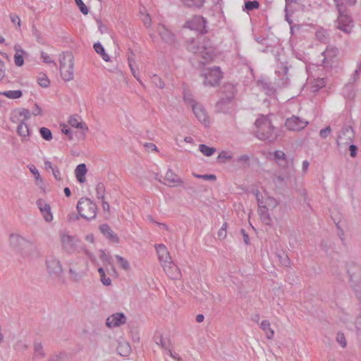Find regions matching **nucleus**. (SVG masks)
Here are the masks:
<instances>
[{
	"instance_id": "nucleus-1",
	"label": "nucleus",
	"mask_w": 361,
	"mask_h": 361,
	"mask_svg": "<svg viewBox=\"0 0 361 361\" xmlns=\"http://www.w3.org/2000/svg\"><path fill=\"white\" fill-rule=\"evenodd\" d=\"M255 135L259 140L269 142H274L279 136V130L272 125L267 116H260L255 123Z\"/></svg>"
},
{
	"instance_id": "nucleus-2",
	"label": "nucleus",
	"mask_w": 361,
	"mask_h": 361,
	"mask_svg": "<svg viewBox=\"0 0 361 361\" xmlns=\"http://www.w3.org/2000/svg\"><path fill=\"white\" fill-rule=\"evenodd\" d=\"M211 44L210 40L201 35L188 42L186 48L189 51L195 54H200L203 59L201 63L204 64L212 58Z\"/></svg>"
},
{
	"instance_id": "nucleus-3",
	"label": "nucleus",
	"mask_w": 361,
	"mask_h": 361,
	"mask_svg": "<svg viewBox=\"0 0 361 361\" xmlns=\"http://www.w3.org/2000/svg\"><path fill=\"white\" fill-rule=\"evenodd\" d=\"M11 247L23 257H30L37 252L36 245L31 240L25 239L19 234L12 233L9 236Z\"/></svg>"
},
{
	"instance_id": "nucleus-4",
	"label": "nucleus",
	"mask_w": 361,
	"mask_h": 361,
	"mask_svg": "<svg viewBox=\"0 0 361 361\" xmlns=\"http://www.w3.org/2000/svg\"><path fill=\"white\" fill-rule=\"evenodd\" d=\"M60 73L65 81H71L74 77V57L70 52L62 53L59 56Z\"/></svg>"
},
{
	"instance_id": "nucleus-5",
	"label": "nucleus",
	"mask_w": 361,
	"mask_h": 361,
	"mask_svg": "<svg viewBox=\"0 0 361 361\" xmlns=\"http://www.w3.org/2000/svg\"><path fill=\"white\" fill-rule=\"evenodd\" d=\"M336 4L338 16L337 18L338 26L337 27L346 32L349 33L353 26L351 17L348 15V9L343 3H341L340 0H334Z\"/></svg>"
},
{
	"instance_id": "nucleus-6",
	"label": "nucleus",
	"mask_w": 361,
	"mask_h": 361,
	"mask_svg": "<svg viewBox=\"0 0 361 361\" xmlns=\"http://www.w3.org/2000/svg\"><path fill=\"white\" fill-rule=\"evenodd\" d=\"M77 210L79 215L87 220L94 219L97 216V206L90 199L82 197L77 204Z\"/></svg>"
},
{
	"instance_id": "nucleus-7",
	"label": "nucleus",
	"mask_w": 361,
	"mask_h": 361,
	"mask_svg": "<svg viewBox=\"0 0 361 361\" xmlns=\"http://www.w3.org/2000/svg\"><path fill=\"white\" fill-rule=\"evenodd\" d=\"M87 263L82 259H78L75 262L69 263V274L71 275V280L78 282L82 280L85 276V267Z\"/></svg>"
},
{
	"instance_id": "nucleus-8",
	"label": "nucleus",
	"mask_w": 361,
	"mask_h": 361,
	"mask_svg": "<svg viewBox=\"0 0 361 361\" xmlns=\"http://www.w3.org/2000/svg\"><path fill=\"white\" fill-rule=\"evenodd\" d=\"M204 77V85L205 86L214 87L217 85L222 78V73L219 67L214 66L209 68L202 75Z\"/></svg>"
},
{
	"instance_id": "nucleus-9",
	"label": "nucleus",
	"mask_w": 361,
	"mask_h": 361,
	"mask_svg": "<svg viewBox=\"0 0 361 361\" xmlns=\"http://www.w3.org/2000/svg\"><path fill=\"white\" fill-rule=\"evenodd\" d=\"M355 133L351 126L344 125L340 130L336 139L338 146L350 145L353 142Z\"/></svg>"
},
{
	"instance_id": "nucleus-10",
	"label": "nucleus",
	"mask_w": 361,
	"mask_h": 361,
	"mask_svg": "<svg viewBox=\"0 0 361 361\" xmlns=\"http://www.w3.org/2000/svg\"><path fill=\"white\" fill-rule=\"evenodd\" d=\"M61 241L62 244V249L71 254L75 252L78 247L79 240L75 236L68 234H63L61 236Z\"/></svg>"
},
{
	"instance_id": "nucleus-11",
	"label": "nucleus",
	"mask_w": 361,
	"mask_h": 361,
	"mask_svg": "<svg viewBox=\"0 0 361 361\" xmlns=\"http://www.w3.org/2000/svg\"><path fill=\"white\" fill-rule=\"evenodd\" d=\"M206 19L200 16H194L191 20L185 22L184 27L192 30H197L202 34L207 32L206 30Z\"/></svg>"
},
{
	"instance_id": "nucleus-12",
	"label": "nucleus",
	"mask_w": 361,
	"mask_h": 361,
	"mask_svg": "<svg viewBox=\"0 0 361 361\" xmlns=\"http://www.w3.org/2000/svg\"><path fill=\"white\" fill-rule=\"evenodd\" d=\"M221 92L223 95L216 104L218 106H220L224 103L231 102L235 95L236 88L233 84L227 82L222 87Z\"/></svg>"
},
{
	"instance_id": "nucleus-13",
	"label": "nucleus",
	"mask_w": 361,
	"mask_h": 361,
	"mask_svg": "<svg viewBox=\"0 0 361 361\" xmlns=\"http://www.w3.org/2000/svg\"><path fill=\"white\" fill-rule=\"evenodd\" d=\"M47 269L49 275L59 276L63 271L60 261L54 256H49L46 260Z\"/></svg>"
},
{
	"instance_id": "nucleus-14",
	"label": "nucleus",
	"mask_w": 361,
	"mask_h": 361,
	"mask_svg": "<svg viewBox=\"0 0 361 361\" xmlns=\"http://www.w3.org/2000/svg\"><path fill=\"white\" fill-rule=\"evenodd\" d=\"M308 122L299 118L298 116H293L286 119L285 125L286 128L293 131H300L304 129L307 125Z\"/></svg>"
},
{
	"instance_id": "nucleus-15",
	"label": "nucleus",
	"mask_w": 361,
	"mask_h": 361,
	"mask_svg": "<svg viewBox=\"0 0 361 361\" xmlns=\"http://www.w3.org/2000/svg\"><path fill=\"white\" fill-rule=\"evenodd\" d=\"M126 323V317L122 312L114 313L110 315L106 321L109 328L118 327Z\"/></svg>"
},
{
	"instance_id": "nucleus-16",
	"label": "nucleus",
	"mask_w": 361,
	"mask_h": 361,
	"mask_svg": "<svg viewBox=\"0 0 361 361\" xmlns=\"http://www.w3.org/2000/svg\"><path fill=\"white\" fill-rule=\"evenodd\" d=\"M157 31L162 41L169 44H174L176 42V35L170 31L165 25L160 24L157 27Z\"/></svg>"
},
{
	"instance_id": "nucleus-17",
	"label": "nucleus",
	"mask_w": 361,
	"mask_h": 361,
	"mask_svg": "<svg viewBox=\"0 0 361 361\" xmlns=\"http://www.w3.org/2000/svg\"><path fill=\"white\" fill-rule=\"evenodd\" d=\"M37 206L39 208L44 219L47 222H51L53 220V215L51 212V207L43 199H39L36 202Z\"/></svg>"
},
{
	"instance_id": "nucleus-18",
	"label": "nucleus",
	"mask_w": 361,
	"mask_h": 361,
	"mask_svg": "<svg viewBox=\"0 0 361 361\" xmlns=\"http://www.w3.org/2000/svg\"><path fill=\"white\" fill-rule=\"evenodd\" d=\"M259 191L257 190L256 197L257 200V204L259 207V214L260 216V219L266 225H270L271 222V219L270 218L269 214L268 213V209H266V207H264V200L263 199H260L259 197Z\"/></svg>"
},
{
	"instance_id": "nucleus-19",
	"label": "nucleus",
	"mask_w": 361,
	"mask_h": 361,
	"mask_svg": "<svg viewBox=\"0 0 361 361\" xmlns=\"http://www.w3.org/2000/svg\"><path fill=\"white\" fill-rule=\"evenodd\" d=\"M163 269L167 276L173 280L180 279V271L179 268L173 263V262L169 261L166 264H162Z\"/></svg>"
},
{
	"instance_id": "nucleus-20",
	"label": "nucleus",
	"mask_w": 361,
	"mask_h": 361,
	"mask_svg": "<svg viewBox=\"0 0 361 361\" xmlns=\"http://www.w3.org/2000/svg\"><path fill=\"white\" fill-rule=\"evenodd\" d=\"M164 180L163 183L170 187L179 186L183 183L182 179L171 169L166 173Z\"/></svg>"
},
{
	"instance_id": "nucleus-21",
	"label": "nucleus",
	"mask_w": 361,
	"mask_h": 361,
	"mask_svg": "<svg viewBox=\"0 0 361 361\" xmlns=\"http://www.w3.org/2000/svg\"><path fill=\"white\" fill-rule=\"evenodd\" d=\"M193 113L199 121L205 126H209L208 116L204 108L200 104H197L192 108Z\"/></svg>"
},
{
	"instance_id": "nucleus-22",
	"label": "nucleus",
	"mask_w": 361,
	"mask_h": 361,
	"mask_svg": "<svg viewBox=\"0 0 361 361\" xmlns=\"http://www.w3.org/2000/svg\"><path fill=\"white\" fill-rule=\"evenodd\" d=\"M101 233L111 243H118L120 239L117 234L107 224H103L99 226Z\"/></svg>"
},
{
	"instance_id": "nucleus-23",
	"label": "nucleus",
	"mask_w": 361,
	"mask_h": 361,
	"mask_svg": "<svg viewBox=\"0 0 361 361\" xmlns=\"http://www.w3.org/2000/svg\"><path fill=\"white\" fill-rule=\"evenodd\" d=\"M156 250L160 262L166 264L169 261L171 260L169 252L164 244L156 245Z\"/></svg>"
},
{
	"instance_id": "nucleus-24",
	"label": "nucleus",
	"mask_w": 361,
	"mask_h": 361,
	"mask_svg": "<svg viewBox=\"0 0 361 361\" xmlns=\"http://www.w3.org/2000/svg\"><path fill=\"white\" fill-rule=\"evenodd\" d=\"M17 133L18 135L21 137L22 142L28 141L30 140V130L27 124L24 121H20L17 127Z\"/></svg>"
},
{
	"instance_id": "nucleus-25",
	"label": "nucleus",
	"mask_w": 361,
	"mask_h": 361,
	"mask_svg": "<svg viewBox=\"0 0 361 361\" xmlns=\"http://www.w3.org/2000/svg\"><path fill=\"white\" fill-rule=\"evenodd\" d=\"M338 53V50L336 47L326 48L322 54L324 56L323 63L325 66L329 65V61L336 57Z\"/></svg>"
},
{
	"instance_id": "nucleus-26",
	"label": "nucleus",
	"mask_w": 361,
	"mask_h": 361,
	"mask_svg": "<svg viewBox=\"0 0 361 361\" xmlns=\"http://www.w3.org/2000/svg\"><path fill=\"white\" fill-rule=\"evenodd\" d=\"M79 120H80L79 117L74 116H71L68 122L71 126L75 127L76 128H80V129L83 130L84 132L82 133L85 135L86 132L88 131V127L85 123H84L82 121H80Z\"/></svg>"
},
{
	"instance_id": "nucleus-27",
	"label": "nucleus",
	"mask_w": 361,
	"mask_h": 361,
	"mask_svg": "<svg viewBox=\"0 0 361 361\" xmlns=\"http://www.w3.org/2000/svg\"><path fill=\"white\" fill-rule=\"evenodd\" d=\"M278 165L286 170V172H288V175H291V173L294 171L293 170V159H288L287 157L281 159V161H279Z\"/></svg>"
},
{
	"instance_id": "nucleus-28",
	"label": "nucleus",
	"mask_w": 361,
	"mask_h": 361,
	"mask_svg": "<svg viewBox=\"0 0 361 361\" xmlns=\"http://www.w3.org/2000/svg\"><path fill=\"white\" fill-rule=\"evenodd\" d=\"M87 173V168L85 164H80L77 166L75 173L78 181L82 183L85 180V176Z\"/></svg>"
},
{
	"instance_id": "nucleus-29",
	"label": "nucleus",
	"mask_w": 361,
	"mask_h": 361,
	"mask_svg": "<svg viewBox=\"0 0 361 361\" xmlns=\"http://www.w3.org/2000/svg\"><path fill=\"white\" fill-rule=\"evenodd\" d=\"M117 353L123 357L128 356L131 353V347L128 342H120L117 347Z\"/></svg>"
},
{
	"instance_id": "nucleus-30",
	"label": "nucleus",
	"mask_w": 361,
	"mask_h": 361,
	"mask_svg": "<svg viewBox=\"0 0 361 361\" xmlns=\"http://www.w3.org/2000/svg\"><path fill=\"white\" fill-rule=\"evenodd\" d=\"M15 114H18L20 116H23L24 118L22 121H24L25 122H26V121L28 120L30 117V112L28 109H17V110L14 111L13 115L11 118V120L12 121V122L17 121L16 120V118L17 119V115H15Z\"/></svg>"
},
{
	"instance_id": "nucleus-31",
	"label": "nucleus",
	"mask_w": 361,
	"mask_h": 361,
	"mask_svg": "<svg viewBox=\"0 0 361 361\" xmlns=\"http://www.w3.org/2000/svg\"><path fill=\"white\" fill-rule=\"evenodd\" d=\"M260 328L264 331L267 339H272L274 335V330L270 327V322L268 320H263L260 323Z\"/></svg>"
},
{
	"instance_id": "nucleus-32",
	"label": "nucleus",
	"mask_w": 361,
	"mask_h": 361,
	"mask_svg": "<svg viewBox=\"0 0 361 361\" xmlns=\"http://www.w3.org/2000/svg\"><path fill=\"white\" fill-rule=\"evenodd\" d=\"M258 86L262 88L267 94L271 95L275 92V89L271 82L264 80H259Z\"/></svg>"
},
{
	"instance_id": "nucleus-33",
	"label": "nucleus",
	"mask_w": 361,
	"mask_h": 361,
	"mask_svg": "<svg viewBox=\"0 0 361 361\" xmlns=\"http://www.w3.org/2000/svg\"><path fill=\"white\" fill-rule=\"evenodd\" d=\"M94 49L97 54L101 55L103 60L105 61H110L109 56L106 54L104 47L99 42L94 43Z\"/></svg>"
},
{
	"instance_id": "nucleus-34",
	"label": "nucleus",
	"mask_w": 361,
	"mask_h": 361,
	"mask_svg": "<svg viewBox=\"0 0 361 361\" xmlns=\"http://www.w3.org/2000/svg\"><path fill=\"white\" fill-rule=\"evenodd\" d=\"M0 94L4 95L9 99H18L22 97L23 92L21 90H8L5 92H0Z\"/></svg>"
},
{
	"instance_id": "nucleus-35",
	"label": "nucleus",
	"mask_w": 361,
	"mask_h": 361,
	"mask_svg": "<svg viewBox=\"0 0 361 361\" xmlns=\"http://www.w3.org/2000/svg\"><path fill=\"white\" fill-rule=\"evenodd\" d=\"M250 157L249 154H242L236 158L235 161L243 167H248L250 164Z\"/></svg>"
},
{
	"instance_id": "nucleus-36",
	"label": "nucleus",
	"mask_w": 361,
	"mask_h": 361,
	"mask_svg": "<svg viewBox=\"0 0 361 361\" xmlns=\"http://www.w3.org/2000/svg\"><path fill=\"white\" fill-rule=\"evenodd\" d=\"M326 82L324 78H317L314 80V82L311 85L310 90L312 92H317L319 89L324 87Z\"/></svg>"
},
{
	"instance_id": "nucleus-37",
	"label": "nucleus",
	"mask_w": 361,
	"mask_h": 361,
	"mask_svg": "<svg viewBox=\"0 0 361 361\" xmlns=\"http://www.w3.org/2000/svg\"><path fill=\"white\" fill-rule=\"evenodd\" d=\"M199 150L207 157L212 156L216 152V149L214 147H209L204 144L199 145Z\"/></svg>"
},
{
	"instance_id": "nucleus-38",
	"label": "nucleus",
	"mask_w": 361,
	"mask_h": 361,
	"mask_svg": "<svg viewBox=\"0 0 361 361\" xmlns=\"http://www.w3.org/2000/svg\"><path fill=\"white\" fill-rule=\"evenodd\" d=\"M278 205L277 200L272 197H267L265 200L264 201V207H266V209H272L276 207Z\"/></svg>"
},
{
	"instance_id": "nucleus-39",
	"label": "nucleus",
	"mask_w": 361,
	"mask_h": 361,
	"mask_svg": "<svg viewBox=\"0 0 361 361\" xmlns=\"http://www.w3.org/2000/svg\"><path fill=\"white\" fill-rule=\"evenodd\" d=\"M181 1L188 7L200 8L204 4V0H181Z\"/></svg>"
},
{
	"instance_id": "nucleus-40",
	"label": "nucleus",
	"mask_w": 361,
	"mask_h": 361,
	"mask_svg": "<svg viewBox=\"0 0 361 361\" xmlns=\"http://www.w3.org/2000/svg\"><path fill=\"white\" fill-rule=\"evenodd\" d=\"M105 191L106 188L104 185L102 183H97L96 186V194L97 199L101 200H104Z\"/></svg>"
},
{
	"instance_id": "nucleus-41",
	"label": "nucleus",
	"mask_w": 361,
	"mask_h": 361,
	"mask_svg": "<svg viewBox=\"0 0 361 361\" xmlns=\"http://www.w3.org/2000/svg\"><path fill=\"white\" fill-rule=\"evenodd\" d=\"M39 133L42 137L47 141L51 140L53 137L51 131L45 127H42L39 128Z\"/></svg>"
},
{
	"instance_id": "nucleus-42",
	"label": "nucleus",
	"mask_w": 361,
	"mask_h": 361,
	"mask_svg": "<svg viewBox=\"0 0 361 361\" xmlns=\"http://www.w3.org/2000/svg\"><path fill=\"white\" fill-rule=\"evenodd\" d=\"M259 7V3L255 0V1H247L245 2V8L244 10H246L247 11H250L254 9H257Z\"/></svg>"
},
{
	"instance_id": "nucleus-43",
	"label": "nucleus",
	"mask_w": 361,
	"mask_h": 361,
	"mask_svg": "<svg viewBox=\"0 0 361 361\" xmlns=\"http://www.w3.org/2000/svg\"><path fill=\"white\" fill-rule=\"evenodd\" d=\"M360 70L356 68L353 75H352V78H350L349 83L344 87L343 92L348 91L351 88L350 84H353L356 82V80L359 78Z\"/></svg>"
},
{
	"instance_id": "nucleus-44",
	"label": "nucleus",
	"mask_w": 361,
	"mask_h": 361,
	"mask_svg": "<svg viewBox=\"0 0 361 361\" xmlns=\"http://www.w3.org/2000/svg\"><path fill=\"white\" fill-rule=\"evenodd\" d=\"M34 351L35 356H39L40 357H44L45 356V353L43 350V347L41 343L35 342Z\"/></svg>"
},
{
	"instance_id": "nucleus-45",
	"label": "nucleus",
	"mask_w": 361,
	"mask_h": 361,
	"mask_svg": "<svg viewBox=\"0 0 361 361\" xmlns=\"http://www.w3.org/2000/svg\"><path fill=\"white\" fill-rule=\"evenodd\" d=\"M184 102L191 106L192 109L194 106H196L198 103L194 99L193 96L191 94L184 92L183 94Z\"/></svg>"
},
{
	"instance_id": "nucleus-46",
	"label": "nucleus",
	"mask_w": 361,
	"mask_h": 361,
	"mask_svg": "<svg viewBox=\"0 0 361 361\" xmlns=\"http://www.w3.org/2000/svg\"><path fill=\"white\" fill-rule=\"evenodd\" d=\"M66 354L65 352H61L59 354H54L49 356L48 361H65Z\"/></svg>"
},
{
	"instance_id": "nucleus-47",
	"label": "nucleus",
	"mask_w": 361,
	"mask_h": 361,
	"mask_svg": "<svg viewBox=\"0 0 361 361\" xmlns=\"http://www.w3.org/2000/svg\"><path fill=\"white\" fill-rule=\"evenodd\" d=\"M116 259H117L118 263L122 267V269H123L126 271L130 269V264L123 257L120 255H116Z\"/></svg>"
},
{
	"instance_id": "nucleus-48",
	"label": "nucleus",
	"mask_w": 361,
	"mask_h": 361,
	"mask_svg": "<svg viewBox=\"0 0 361 361\" xmlns=\"http://www.w3.org/2000/svg\"><path fill=\"white\" fill-rule=\"evenodd\" d=\"M38 83L42 87H47L49 85L50 81L45 74H40L38 77Z\"/></svg>"
},
{
	"instance_id": "nucleus-49",
	"label": "nucleus",
	"mask_w": 361,
	"mask_h": 361,
	"mask_svg": "<svg viewBox=\"0 0 361 361\" xmlns=\"http://www.w3.org/2000/svg\"><path fill=\"white\" fill-rule=\"evenodd\" d=\"M75 3L82 14L87 15L88 13V8L85 6L82 0H75Z\"/></svg>"
},
{
	"instance_id": "nucleus-50",
	"label": "nucleus",
	"mask_w": 361,
	"mask_h": 361,
	"mask_svg": "<svg viewBox=\"0 0 361 361\" xmlns=\"http://www.w3.org/2000/svg\"><path fill=\"white\" fill-rule=\"evenodd\" d=\"M152 82L160 89H163L165 86L164 82L157 75L152 76Z\"/></svg>"
},
{
	"instance_id": "nucleus-51",
	"label": "nucleus",
	"mask_w": 361,
	"mask_h": 361,
	"mask_svg": "<svg viewBox=\"0 0 361 361\" xmlns=\"http://www.w3.org/2000/svg\"><path fill=\"white\" fill-rule=\"evenodd\" d=\"M336 341L341 345L342 348H345L346 346V341L345 336L341 332H338L336 335Z\"/></svg>"
},
{
	"instance_id": "nucleus-52",
	"label": "nucleus",
	"mask_w": 361,
	"mask_h": 361,
	"mask_svg": "<svg viewBox=\"0 0 361 361\" xmlns=\"http://www.w3.org/2000/svg\"><path fill=\"white\" fill-rule=\"evenodd\" d=\"M155 342L157 345H160L161 348L164 349H167L169 341H166L162 336H157L155 337Z\"/></svg>"
},
{
	"instance_id": "nucleus-53",
	"label": "nucleus",
	"mask_w": 361,
	"mask_h": 361,
	"mask_svg": "<svg viewBox=\"0 0 361 361\" xmlns=\"http://www.w3.org/2000/svg\"><path fill=\"white\" fill-rule=\"evenodd\" d=\"M290 176V175H288V172H286V174L284 176L276 175L273 180L274 181L278 182L279 183L281 184L284 183L286 180L288 179Z\"/></svg>"
},
{
	"instance_id": "nucleus-54",
	"label": "nucleus",
	"mask_w": 361,
	"mask_h": 361,
	"mask_svg": "<svg viewBox=\"0 0 361 361\" xmlns=\"http://www.w3.org/2000/svg\"><path fill=\"white\" fill-rule=\"evenodd\" d=\"M232 156L227 152L222 151L218 156V160L220 161H225L226 160H231Z\"/></svg>"
},
{
	"instance_id": "nucleus-55",
	"label": "nucleus",
	"mask_w": 361,
	"mask_h": 361,
	"mask_svg": "<svg viewBox=\"0 0 361 361\" xmlns=\"http://www.w3.org/2000/svg\"><path fill=\"white\" fill-rule=\"evenodd\" d=\"M194 176L197 178H202L206 180H216V176L213 175V174H204V175L194 174Z\"/></svg>"
},
{
	"instance_id": "nucleus-56",
	"label": "nucleus",
	"mask_w": 361,
	"mask_h": 361,
	"mask_svg": "<svg viewBox=\"0 0 361 361\" xmlns=\"http://www.w3.org/2000/svg\"><path fill=\"white\" fill-rule=\"evenodd\" d=\"M331 132V128L329 126L326 127L325 128L320 130V131H319V136L322 139H326L329 135Z\"/></svg>"
},
{
	"instance_id": "nucleus-57",
	"label": "nucleus",
	"mask_w": 361,
	"mask_h": 361,
	"mask_svg": "<svg viewBox=\"0 0 361 361\" xmlns=\"http://www.w3.org/2000/svg\"><path fill=\"white\" fill-rule=\"evenodd\" d=\"M316 37L319 41L325 42L327 39L326 32L324 30H319L316 32Z\"/></svg>"
},
{
	"instance_id": "nucleus-58",
	"label": "nucleus",
	"mask_w": 361,
	"mask_h": 361,
	"mask_svg": "<svg viewBox=\"0 0 361 361\" xmlns=\"http://www.w3.org/2000/svg\"><path fill=\"white\" fill-rule=\"evenodd\" d=\"M274 156L277 163L286 157V154L283 151L280 150L276 151L274 154Z\"/></svg>"
},
{
	"instance_id": "nucleus-59",
	"label": "nucleus",
	"mask_w": 361,
	"mask_h": 361,
	"mask_svg": "<svg viewBox=\"0 0 361 361\" xmlns=\"http://www.w3.org/2000/svg\"><path fill=\"white\" fill-rule=\"evenodd\" d=\"M14 62L17 66H22L24 64V59L22 54H15Z\"/></svg>"
},
{
	"instance_id": "nucleus-60",
	"label": "nucleus",
	"mask_w": 361,
	"mask_h": 361,
	"mask_svg": "<svg viewBox=\"0 0 361 361\" xmlns=\"http://www.w3.org/2000/svg\"><path fill=\"white\" fill-rule=\"evenodd\" d=\"M41 58L43 59L44 62L47 63H54L55 66H56V63L53 60H51L49 54L44 51L41 52Z\"/></svg>"
},
{
	"instance_id": "nucleus-61",
	"label": "nucleus",
	"mask_w": 361,
	"mask_h": 361,
	"mask_svg": "<svg viewBox=\"0 0 361 361\" xmlns=\"http://www.w3.org/2000/svg\"><path fill=\"white\" fill-rule=\"evenodd\" d=\"M355 326L357 329V335L361 337V314L355 321Z\"/></svg>"
},
{
	"instance_id": "nucleus-62",
	"label": "nucleus",
	"mask_w": 361,
	"mask_h": 361,
	"mask_svg": "<svg viewBox=\"0 0 361 361\" xmlns=\"http://www.w3.org/2000/svg\"><path fill=\"white\" fill-rule=\"evenodd\" d=\"M100 280H101V282L104 286H110L111 284V279L109 277H106L105 274L100 276Z\"/></svg>"
},
{
	"instance_id": "nucleus-63",
	"label": "nucleus",
	"mask_w": 361,
	"mask_h": 361,
	"mask_svg": "<svg viewBox=\"0 0 361 361\" xmlns=\"http://www.w3.org/2000/svg\"><path fill=\"white\" fill-rule=\"evenodd\" d=\"M279 257L280 258L281 263L283 266L288 267L290 265V260H289L288 257L286 255H285L284 257H282V256H280V255H279Z\"/></svg>"
},
{
	"instance_id": "nucleus-64",
	"label": "nucleus",
	"mask_w": 361,
	"mask_h": 361,
	"mask_svg": "<svg viewBox=\"0 0 361 361\" xmlns=\"http://www.w3.org/2000/svg\"><path fill=\"white\" fill-rule=\"evenodd\" d=\"M11 20L13 23L17 24L18 27L20 26V19L19 16L16 14H11L10 16Z\"/></svg>"
}]
</instances>
